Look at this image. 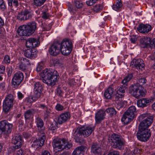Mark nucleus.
I'll use <instances>...</instances> for the list:
<instances>
[{
	"mask_svg": "<svg viewBox=\"0 0 155 155\" xmlns=\"http://www.w3.org/2000/svg\"><path fill=\"white\" fill-rule=\"evenodd\" d=\"M97 0H90L86 2L88 6H91L95 3Z\"/></svg>",
	"mask_w": 155,
	"mask_h": 155,
	"instance_id": "3c124183",
	"label": "nucleus"
},
{
	"mask_svg": "<svg viewBox=\"0 0 155 155\" xmlns=\"http://www.w3.org/2000/svg\"><path fill=\"white\" fill-rule=\"evenodd\" d=\"M5 8V5L3 0H0V10H4Z\"/></svg>",
	"mask_w": 155,
	"mask_h": 155,
	"instance_id": "8fccbe9b",
	"label": "nucleus"
},
{
	"mask_svg": "<svg viewBox=\"0 0 155 155\" xmlns=\"http://www.w3.org/2000/svg\"><path fill=\"white\" fill-rule=\"evenodd\" d=\"M55 109L58 111H61L64 109V107L62 105L57 104L55 107Z\"/></svg>",
	"mask_w": 155,
	"mask_h": 155,
	"instance_id": "a18cd8bd",
	"label": "nucleus"
},
{
	"mask_svg": "<svg viewBox=\"0 0 155 155\" xmlns=\"http://www.w3.org/2000/svg\"><path fill=\"white\" fill-rule=\"evenodd\" d=\"M74 5L78 8H82L83 6V3L80 1L76 0L74 1Z\"/></svg>",
	"mask_w": 155,
	"mask_h": 155,
	"instance_id": "58836bf2",
	"label": "nucleus"
},
{
	"mask_svg": "<svg viewBox=\"0 0 155 155\" xmlns=\"http://www.w3.org/2000/svg\"><path fill=\"white\" fill-rule=\"evenodd\" d=\"M37 51L34 48H29L27 49L25 53V55L27 58H34L37 56Z\"/></svg>",
	"mask_w": 155,
	"mask_h": 155,
	"instance_id": "aec40b11",
	"label": "nucleus"
},
{
	"mask_svg": "<svg viewBox=\"0 0 155 155\" xmlns=\"http://www.w3.org/2000/svg\"><path fill=\"white\" fill-rule=\"evenodd\" d=\"M147 80L145 78H140L136 84L131 85L129 88V92L133 96L137 98L141 97L145 95V93L143 89L140 88L145 84Z\"/></svg>",
	"mask_w": 155,
	"mask_h": 155,
	"instance_id": "7ed1b4c3",
	"label": "nucleus"
},
{
	"mask_svg": "<svg viewBox=\"0 0 155 155\" xmlns=\"http://www.w3.org/2000/svg\"><path fill=\"white\" fill-rule=\"evenodd\" d=\"M26 20H28L31 18L33 15V12L30 10L25 9L23 10Z\"/></svg>",
	"mask_w": 155,
	"mask_h": 155,
	"instance_id": "c756f323",
	"label": "nucleus"
},
{
	"mask_svg": "<svg viewBox=\"0 0 155 155\" xmlns=\"http://www.w3.org/2000/svg\"><path fill=\"white\" fill-rule=\"evenodd\" d=\"M18 5V0H14L13 1V5L15 6V7H17Z\"/></svg>",
	"mask_w": 155,
	"mask_h": 155,
	"instance_id": "e2e57ef3",
	"label": "nucleus"
},
{
	"mask_svg": "<svg viewBox=\"0 0 155 155\" xmlns=\"http://www.w3.org/2000/svg\"><path fill=\"white\" fill-rule=\"evenodd\" d=\"M35 122L40 133L41 134H44L42 130L44 125V123L40 117H38L36 119Z\"/></svg>",
	"mask_w": 155,
	"mask_h": 155,
	"instance_id": "b1692460",
	"label": "nucleus"
},
{
	"mask_svg": "<svg viewBox=\"0 0 155 155\" xmlns=\"http://www.w3.org/2000/svg\"><path fill=\"white\" fill-rule=\"evenodd\" d=\"M56 128L57 127L55 125L52 124L49 127V130H55Z\"/></svg>",
	"mask_w": 155,
	"mask_h": 155,
	"instance_id": "bf43d9fd",
	"label": "nucleus"
},
{
	"mask_svg": "<svg viewBox=\"0 0 155 155\" xmlns=\"http://www.w3.org/2000/svg\"><path fill=\"white\" fill-rule=\"evenodd\" d=\"M32 40L33 41V48L38 47L39 45L40 42L38 39L35 38H32Z\"/></svg>",
	"mask_w": 155,
	"mask_h": 155,
	"instance_id": "79ce46f5",
	"label": "nucleus"
},
{
	"mask_svg": "<svg viewBox=\"0 0 155 155\" xmlns=\"http://www.w3.org/2000/svg\"><path fill=\"white\" fill-rule=\"evenodd\" d=\"M24 77L23 73L21 71H18L15 73L12 79V87H17L23 80Z\"/></svg>",
	"mask_w": 155,
	"mask_h": 155,
	"instance_id": "f8f14e48",
	"label": "nucleus"
},
{
	"mask_svg": "<svg viewBox=\"0 0 155 155\" xmlns=\"http://www.w3.org/2000/svg\"><path fill=\"white\" fill-rule=\"evenodd\" d=\"M13 0H8V5L9 6H12Z\"/></svg>",
	"mask_w": 155,
	"mask_h": 155,
	"instance_id": "774afa93",
	"label": "nucleus"
},
{
	"mask_svg": "<svg viewBox=\"0 0 155 155\" xmlns=\"http://www.w3.org/2000/svg\"><path fill=\"white\" fill-rule=\"evenodd\" d=\"M49 15L48 13H46V12H44L42 13V17L45 19H46L49 18Z\"/></svg>",
	"mask_w": 155,
	"mask_h": 155,
	"instance_id": "864d4df0",
	"label": "nucleus"
},
{
	"mask_svg": "<svg viewBox=\"0 0 155 155\" xmlns=\"http://www.w3.org/2000/svg\"><path fill=\"white\" fill-rule=\"evenodd\" d=\"M85 147L81 146L77 147L73 151L72 155H84Z\"/></svg>",
	"mask_w": 155,
	"mask_h": 155,
	"instance_id": "a878e982",
	"label": "nucleus"
},
{
	"mask_svg": "<svg viewBox=\"0 0 155 155\" xmlns=\"http://www.w3.org/2000/svg\"><path fill=\"white\" fill-rule=\"evenodd\" d=\"M142 152V150L138 148L135 147L133 153L134 154L139 153Z\"/></svg>",
	"mask_w": 155,
	"mask_h": 155,
	"instance_id": "5fc2aeb1",
	"label": "nucleus"
},
{
	"mask_svg": "<svg viewBox=\"0 0 155 155\" xmlns=\"http://www.w3.org/2000/svg\"><path fill=\"white\" fill-rule=\"evenodd\" d=\"M107 113L111 116L115 115L116 114V112L114 108L110 107L107 108Z\"/></svg>",
	"mask_w": 155,
	"mask_h": 155,
	"instance_id": "c9c22d12",
	"label": "nucleus"
},
{
	"mask_svg": "<svg viewBox=\"0 0 155 155\" xmlns=\"http://www.w3.org/2000/svg\"><path fill=\"white\" fill-rule=\"evenodd\" d=\"M91 151L92 155H106L107 152L106 151H104L103 153L101 152V148L97 143H94L91 147Z\"/></svg>",
	"mask_w": 155,
	"mask_h": 155,
	"instance_id": "4468645a",
	"label": "nucleus"
},
{
	"mask_svg": "<svg viewBox=\"0 0 155 155\" xmlns=\"http://www.w3.org/2000/svg\"><path fill=\"white\" fill-rule=\"evenodd\" d=\"M122 6V4L120 0H117L115 4L114 5L112 6L114 10L116 11H119Z\"/></svg>",
	"mask_w": 155,
	"mask_h": 155,
	"instance_id": "7c9ffc66",
	"label": "nucleus"
},
{
	"mask_svg": "<svg viewBox=\"0 0 155 155\" xmlns=\"http://www.w3.org/2000/svg\"><path fill=\"white\" fill-rule=\"evenodd\" d=\"M45 114L48 117H51L52 116V115H54V112L51 110L50 109H48L47 108L46 109L45 111Z\"/></svg>",
	"mask_w": 155,
	"mask_h": 155,
	"instance_id": "c03bdc74",
	"label": "nucleus"
},
{
	"mask_svg": "<svg viewBox=\"0 0 155 155\" xmlns=\"http://www.w3.org/2000/svg\"><path fill=\"white\" fill-rule=\"evenodd\" d=\"M14 98L12 94L8 95L5 97L3 103V109L6 113H8L13 106Z\"/></svg>",
	"mask_w": 155,
	"mask_h": 155,
	"instance_id": "9d476101",
	"label": "nucleus"
},
{
	"mask_svg": "<svg viewBox=\"0 0 155 155\" xmlns=\"http://www.w3.org/2000/svg\"><path fill=\"white\" fill-rule=\"evenodd\" d=\"M105 115V111L103 110H100L95 114V119L96 123H100L104 118Z\"/></svg>",
	"mask_w": 155,
	"mask_h": 155,
	"instance_id": "4be33fe9",
	"label": "nucleus"
},
{
	"mask_svg": "<svg viewBox=\"0 0 155 155\" xmlns=\"http://www.w3.org/2000/svg\"><path fill=\"white\" fill-rule=\"evenodd\" d=\"M64 145V149H68L72 147V144L71 143H68L65 146Z\"/></svg>",
	"mask_w": 155,
	"mask_h": 155,
	"instance_id": "13d9d810",
	"label": "nucleus"
},
{
	"mask_svg": "<svg viewBox=\"0 0 155 155\" xmlns=\"http://www.w3.org/2000/svg\"><path fill=\"white\" fill-rule=\"evenodd\" d=\"M150 102V100L147 98H142L137 101V104L138 107H146Z\"/></svg>",
	"mask_w": 155,
	"mask_h": 155,
	"instance_id": "393cba45",
	"label": "nucleus"
},
{
	"mask_svg": "<svg viewBox=\"0 0 155 155\" xmlns=\"http://www.w3.org/2000/svg\"><path fill=\"white\" fill-rule=\"evenodd\" d=\"M94 129V127L91 125L83 126L76 130L74 133L73 137L77 140L79 137L80 135H82L84 137H87L91 134Z\"/></svg>",
	"mask_w": 155,
	"mask_h": 155,
	"instance_id": "39448f33",
	"label": "nucleus"
},
{
	"mask_svg": "<svg viewBox=\"0 0 155 155\" xmlns=\"http://www.w3.org/2000/svg\"><path fill=\"white\" fill-rule=\"evenodd\" d=\"M35 99L33 96H30L27 98L26 99V101L27 102L31 103L36 101V100H35Z\"/></svg>",
	"mask_w": 155,
	"mask_h": 155,
	"instance_id": "de8ad7c7",
	"label": "nucleus"
},
{
	"mask_svg": "<svg viewBox=\"0 0 155 155\" xmlns=\"http://www.w3.org/2000/svg\"><path fill=\"white\" fill-rule=\"evenodd\" d=\"M130 41L131 43L135 44L136 41V39L134 38H131L130 39Z\"/></svg>",
	"mask_w": 155,
	"mask_h": 155,
	"instance_id": "338daca9",
	"label": "nucleus"
},
{
	"mask_svg": "<svg viewBox=\"0 0 155 155\" xmlns=\"http://www.w3.org/2000/svg\"><path fill=\"white\" fill-rule=\"evenodd\" d=\"M45 139V134H43L38 140L34 141L33 142L31 145L32 147L37 149L39 147L42 146L44 144Z\"/></svg>",
	"mask_w": 155,
	"mask_h": 155,
	"instance_id": "dca6fc26",
	"label": "nucleus"
},
{
	"mask_svg": "<svg viewBox=\"0 0 155 155\" xmlns=\"http://www.w3.org/2000/svg\"><path fill=\"white\" fill-rule=\"evenodd\" d=\"M46 0H33L34 4L37 7L41 6L45 2Z\"/></svg>",
	"mask_w": 155,
	"mask_h": 155,
	"instance_id": "473e14b6",
	"label": "nucleus"
},
{
	"mask_svg": "<svg viewBox=\"0 0 155 155\" xmlns=\"http://www.w3.org/2000/svg\"><path fill=\"white\" fill-rule=\"evenodd\" d=\"M24 13L23 11L19 13L17 15V19L20 21L26 20Z\"/></svg>",
	"mask_w": 155,
	"mask_h": 155,
	"instance_id": "f704fd0d",
	"label": "nucleus"
},
{
	"mask_svg": "<svg viewBox=\"0 0 155 155\" xmlns=\"http://www.w3.org/2000/svg\"><path fill=\"white\" fill-rule=\"evenodd\" d=\"M36 28V23L33 21L20 26L18 29L17 32L19 36H29L34 32Z\"/></svg>",
	"mask_w": 155,
	"mask_h": 155,
	"instance_id": "20e7f679",
	"label": "nucleus"
},
{
	"mask_svg": "<svg viewBox=\"0 0 155 155\" xmlns=\"http://www.w3.org/2000/svg\"><path fill=\"white\" fill-rule=\"evenodd\" d=\"M17 97L19 100H21L24 97V95L21 92L18 91L17 93Z\"/></svg>",
	"mask_w": 155,
	"mask_h": 155,
	"instance_id": "6e6d98bb",
	"label": "nucleus"
},
{
	"mask_svg": "<svg viewBox=\"0 0 155 155\" xmlns=\"http://www.w3.org/2000/svg\"><path fill=\"white\" fill-rule=\"evenodd\" d=\"M153 117L150 116L142 121L140 124L139 130L137 134V139L142 141H146L151 136L150 129L148 127L153 122Z\"/></svg>",
	"mask_w": 155,
	"mask_h": 155,
	"instance_id": "f257e3e1",
	"label": "nucleus"
},
{
	"mask_svg": "<svg viewBox=\"0 0 155 155\" xmlns=\"http://www.w3.org/2000/svg\"><path fill=\"white\" fill-rule=\"evenodd\" d=\"M131 64L137 70L143 68L145 66L143 60L140 58L133 59L131 62Z\"/></svg>",
	"mask_w": 155,
	"mask_h": 155,
	"instance_id": "f3484780",
	"label": "nucleus"
},
{
	"mask_svg": "<svg viewBox=\"0 0 155 155\" xmlns=\"http://www.w3.org/2000/svg\"><path fill=\"white\" fill-rule=\"evenodd\" d=\"M30 62L26 58H23L22 60H21L19 62V68L20 70L24 71L27 68V66L30 65Z\"/></svg>",
	"mask_w": 155,
	"mask_h": 155,
	"instance_id": "5701e85b",
	"label": "nucleus"
},
{
	"mask_svg": "<svg viewBox=\"0 0 155 155\" xmlns=\"http://www.w3.org/2000/svg\"><path fill=\"white\" fill-rule=\"evenodd\" d=\"M150 38L144 37L140 39V45L141 47L144 48H149V41Z\"/></svg>",
	"mask_w": 155,
	"mask_h": 155,
	"instance_id": "bb28decb",
	"label": "nucleus"
},
{
	"mask_svg": "<svg viewBox=\"0 0 155 155\" xmlns=\"http://www.w3.org/2000/svg\"><path fill=\"white\" fill-rule=\"evenodd\" d=\"M24 151L21 149L18 150H15L14 152L15 155H24Z\"/></svg>",
	"mask_w": 155,
	"mask_h": 155,
	"instance_id": "37998d69",
	"label": "nucleus"
},
{
	"mask_svg": "<svg viewBox=\"0 0 155 155\" xmlns=\"http://www.w3.org/2000/svg\"><path fill=\"white\" fill-rule=\"evenodd\" d=\"M10 61H11L10 57L8 55H7L4 57L2 63L8 65L10 64Z\"/></svg>",
	"mask_w": 155,
	"mask_h": 155,
	"instance_id": "e433bc0d",
	"label": "nucleus"
},
{
	"mask_svg": "<svg viewBox=\"0 0 155 155\" xmlns=\"http://www.w3.org/2000/svg\"><path fill=\"white\" fill-rule=\"evenodd\" d=\"M43 87L42 85L39 82H36L35 84L34 91H42Z\"/></svg>",
	"mask_w": 155,
	"mask_h": 155,
	"instance_id": "2f4dec72",
	"label": "nucleus"
},
{
	"mask_svg": "<svg viewBox=\"0 0 155 155\" xmlns=\"http://www.w3.org/2000/svg\"><path fill=\"white\" fill-rule=\"evenodd\" d=\"M5 67L3 65L0 66V74H3L5 71Z\"/></svg>",
	"mask_w": 155,
	"mask_h": 155,
	"instance_id": "4d7b16f0",
	"label": "nucleus"
},
{
	"mask_svg": "<svg viewBox=\"0 0 155 155\" xmlns=\"http://www.w3.org/2000/svg\"><path fill=\"white\" fill-rule=\"evenodd\" d=\"M114 89L112 88L109 87L107 89V99L110 98L113 96Z\"/></svg>",
	"mask_w": 155,
	"mask_h": 155,
	"instance_id": "72a5a7b5",
	"label": "nucleus"
},
{
	"mask_svg": "<svg viewBox=\"0 0 155 155\" xmlns=\"http://www.w3.org/2000/svg\"><path fill=\"white\" fill-rule=\"evenodd\" d=\"M126 88L125 86H121L117 90L114 96V100L117 109H119L122 107L126 103L125 101H123V99L124 97V93Z\"/></svg>",
	"mask_w": 155,
	"mask_h": 155,
	"instance_id": "423d86ee",
	"label": "nucleus"
},
{
	"mask_svg": "<svg viewBox=\"0 0 155 155\" xmlns=\"http://www.w3.org/2000/svg\"><path fill=\"white\" fill-rule=\"evenodd\" d=\"M102 6L100 5H97L94 6L93 9L95 12H98L102 10Z\"/></svg>",
	"mask_w": 155,
	"mask_h": 155,
	"instance_id": "49530a36",
	"label": "nucleus"
},
{
	"mask_svg": "<svg viewBox=\"0 0 155 155\" xmlns=\"http://www.w3.org/2000/svg\"><path fill=\"white\" fill-rule=\"evenodd\" d=\"M147 113H144L140 115L138 117V119L140 121L142 120L144 118L147 117Z\"/></svg>",
	"mask_w": 155,
	"mask_h": 155,
	"instance_id": "603ef678",
	"label": "nucleus"
},
{
	"mask_svg": "<svg viewBox=\"0 0 155 155\" xmlns=\"http://www.w3.org/2000/svg\"><path fill=\"white\" fill-rule=\"evenodd\" d=\"M42 68V67L40 65H38L36 68V70L38 72L40 71Z\"/></svg>",
	"mask_w": 155,
	"mask_h": 155,
	"instance_id": "69168bd1",
	"label": "nucleus"
},
{
	"mask_svg": "<svg viewBox=\"0 0 155 155\" xmlns=\"http://www.w3.org/2000/svg\"><path fill=\"white\" fill-rule=\"evenodd\" d=\"M41 76L42 81L48 86H54L59 78L58 71L54 69H45L42 71Z\"/></svg>",
	"mask_w": 155,
	"mask_h": 155,
	"instance_id": "f03ea898",
	"label": "nucleus"
},
{
	"mask_svg": "<svg viewBox=\"0 0 155 155\" xmlns=\"http://www.w3.org/2000/svg\"><path fill=\"white\" fill-rule=\"evenodd\" d=\"M14 144L15 145L14 148L18 149L21 147L23 143V140L19 134H16L13 140Z\"/></svg>",
	"mask_w": 155,
	"mask_h": 155,
	"instance_id": "a211bd4d",
	"label": "nucleus"
},
{
	"mask_svg": "<svg viewBox=\"0 0 155 155\" xmlns=\"http://www.w3.org/2000/svg\"><path fill=\"white\" fill-rule=\"evenodd\" d=\"M73 45L71 41L67 39H64L61 45V53L64 55L67 56L71 53Z\"/></svg>",
	"mask_w": 155,
	"mask_h": 155,
	"instance_id": "1a4fd4ad",
	"label": "nucleus"
},
{
	"mask_svg": "<svg viewBox=\"0 0 155 155\" xmlns=\"http://www.w3.org/2000/svg\"><path fill=\"white\" fill-rule=\"evenodd\" d=\"M49 52L51 55L56 56L59 53L60 49L58 45L53 44L49 48Z\"/></svg>",
	"mask_w": 155,
	"mask_h": 155,
	"instance_id": "412c9836",
	"label": "nucleus"
},
{
	"mask_svg": "<svg viewBox=\"0 0 155 155\" xmlns=\"http://www.w3.org/2000/svg\"><path fill=\"white\" fill-rule=\"evenodd\" d=\"M133 75L132 73L128 74L122 81V83L127 86L128 82L132 79Z\"/></svg>",
	"mask_w": 155,
	"mask_h": 155,
	"instance_id": "c85d7f7f",
	"label": "nucleus"
},
{
	"mask_svg": "<svg viewBox=\"0 0 155 155\" xmlns=\"http://www.w3.org/2000/svg\"><path fill=\"white\" fill-rule=\"evenodd\" d=\"M66 140L64 139L56 138L52 142V145L54 151L56 152L61 151L64 149V145Z\"/></svg>",
	"mask_w": 155,
	"mask_h": 155,
	"instance_id": "9b49d317",
	"label": "nucleus"
},
{
	"mask_svg": "<svg viewBox=\"0 0 155 155\" xmlns=\"http://www.w3.org/2000/svg\"><path fill=\"white\" fill-rule=\"evenodd\" d=\"M149 41V47L152 48L155 47V38L152 39L150 38V40Z\"/></svg>",
	"mask_w": 155,
	"mask_h": 155,
	"instance_id": "a19ab883",
	"label": "nucleus"
},
{
	"mask_svg": "<svg viewBox=\"0 0 155 155\" xmlns=\"http://www.w3.org/2000/svg\"><path fill=\"white\" fill-rule=\"evenodd\" d=\"M12 125L7 123L6 120L0 122V134L3 133L9 134L12 131Z\"/></svg>",
	"mask_w": 155,
	"mask_h": 155,
	"instance_id": "ddd939ff",
	"label": "nucleus"
},
{
	"mask_svg": "<svg viewBox=\"0 0 155 155\" xmlns=\"http://www.w3.org/2000/svg\"><path fill=\"white\" fill-rule=\"evenodd\" d=\"M38 107L44 109H47L48 108L47 106L44 104H40Z\"/></svg>",
	"mask_w": 155,
	"mask_h": 155,
	"instance_id": "052dcab7",
	"label": "nucleus"
},
{
	"mask_svg": "<svg viewBox=\"0 0 155 155\" xmlns=\"http://www.w3.org/2000/svg\"><path fill=\"white\" fill-rule=\"evenodd\" d=\"M42 91H34V94L33 96L36 101L40 97Z\"/></svg>",
	"mask_w": 155,
	"mask_h": 155,
	"instance_id": "ea45409f",
	"label": "nucleus"
},
{
	"mask_svg": "<svg viewBox=\"0 0 155 155\" xmlns=\"http://www.w3.org/2000/svg\"><path fill=\"white\" fill-rule=\"evenodd\" d=\"M32 42V38H30L28 39L26 41V47L28 48H33Z\"/></svg>",
	"mask_w": 155,
	"mask_h": 155,
	"instance_id": "4c0bfd02",
	"label": "nucleus"
},
{
	"mask_svg": "<svg viewBox=\"0 0 155 155\" xmlns=\"http://www.w3.org/2000/svg\"><path fill=\"white\" fill-rule=\"evenodd\" d=\"M3 20L0 17V28L2 26L4 25Z\"/></svg>",
	"mask_w": 155,
	"mask_h": 155,
	"instance_id": "0e129e2a",
	"label": "nucleus"
},
{
	"mask_svg": "<svg viewBox=\"0 0 155 155\" xmlns=\"http://www.w3.org/2000/svg\"><path fill=\"white\" fill-rule=\"evenodd\" d=\"M41 155H51V154L48 151L45 150L42 152Z\"/></svg>",
	"mask_w": 155,
	"mask_h": 155,
	"instance_id": "680f3d73",
	"label": "nucleus"
},
{
	"mask_svg": "<svg viewBox=\"0 0 155 155\" xmlns=\"http://www.w3.org/2000/svg\"><path fill=\"white\" fill-rule=\"evenodd\" d=\"M109 143L114 148L120 149L125 144V141L121 137L116 134H114L108 138Z\"/></svg>",
	"mask_w": 155,
	"mask_h": 155,
	"instance_id": "0eeeda50",
	"label": "nucleus"
},
{
	"mask_svg": "<svg viewBox=\"0 0 155 155\" xmlns=\"http://www.w3.org/2000/svg\"><path fill=\"white\" fill-rule=\"evenodd\" d=\"M152 30L151 26L148 24H143L139 25L137 27V31L140 33L146 34Z\"/></svg>",
	"mask_w": 155,
	"mask_h": 155,
	"instance_id": "2eb2a0df",
	"label": "nucleus"
},
{
	"mask_svg": "<svg viewBox=\"0 0 155 155\" xmlns=\"http://www.w3.org/2000/svg\"><path fill=\"white\" fill-rule=\"evenodd\" d=\"M34 110H29L26 111L25 113V120L27 121V120L30 119L31 121H33V118Z\"/></svg>",
	"mask_w": 155,
	"mask_h": 155,
	"instance_id": "cd10ccee",
	"label": "nucleus"
},
{
	"mask_svg": "<svg viewBox=\"0 0 155 155\" xmlns=\"http://www.w3.org/2000/svg\"><path fill=\"white\" fill-rule=\"evenodd\" d=\"M70 117V114L68 112L62 113L58 117V122L59 124H61L69 119Z\"/></svg>",
	"mask_w": 155,
	"mask_h": 155,
	"instance_id": "6ab92c4d",
	"label": "nucleus"
},
{
	"mask_svg": "<svg viewBox=\"0 0 155 155\" xmlns=\"http://www.w3.org/2000/svg\"><path fill=\"white\" fill-rule=\"evenodd\" d=\"M6 89L5 83L4 82L0 83V91L3 92Z\"/></svg>",
	"mask_w": 155,
	"mask_h": 155,
	"instance_id": "09e8293b",
	"label": "nucleus"
},
{
	"mask_svg": "<svg viewBox=\"0 0 155 155\" xmlns=\"http://www.w3.org/2000/svg\"><path fill=\"white\" fill-rule=\"evenodd\" d=\"M136 113L135 107L134 106H130L123 115L121 119L122 122L124 124H127L134 118Z\"/></svg>",
	"mask_w": 155,
	"mask_h": 155,
	"instance_id": "6e6552de",
	"label": "nucleus"
}]
</instances>
